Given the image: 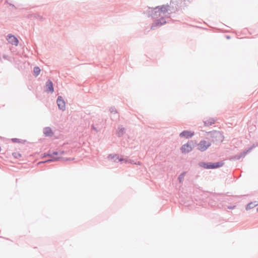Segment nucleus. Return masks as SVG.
Masks as SVG:
<instances>
[{"label": "nucleus", "mask_w": 258, "mask_h": 258, "mask_svg": "<svg viewBox=\"0 0 258 258\" xmlns=\"http://www.w3.org/2000/svg\"><path fill=\"white\" fill-rule=\"evenodd\" d=\"M186 173V172H183L178 176V179L180 182L183 180Z\"/></svg>", "instance_id": "393cba45"}, {"label": "nucleus", "mask_w": 258, "mask_h": 258, "mask_svg": "<svg viewBox=\"0 0 258 258\" xmlns=\"http://www.w3.org/2000/svg\"><path fill=\"white\" fill-rule=\"evenodd\" d=\"M95 124H93L91 125V128L95 131L96 133H98L99 132V130H97V127L95 126Z\"/></svg>", "instance_id": "c85d7f7f"}, {"label": "nucleus", "mask_w": 258, "mask_h": 258, "mask_svg": "<svg viewBox=\"0 0 258 258\" xmlns=\"http://www.w3.org/2000/svg\"><path fill=\"white\" fill-rule=\"evenodd\" d=\"M257 211H258V208H257Z\"/></svg>", "instance_id": "58836bf2"}, {"label": "nucleus", "mask_w": 258, "mask_h": 258, "mask_svg": "<svg viewBox=\"0 0 258 258\" xmlns=\"http://www.w3.org/2000/svg\"><path fill=\"white\" fill-rule=\"evenodd\" d=\"M7 40L9 43H11L12 45L15 46H17L18 45L19 40L18 38L11 34L8 35Z\"/></svg>", "instance_id": "1a4fd4ad"}, {"label": "nucleus", "mask_w": 258, "mask_h": 258, "mask_svg": "<svg viewBox=\"0 0 258 258\" xmlns=\"http://www.w3.org/2000/svg\"><path fill=\"white\" fill-rule=\"evenodd\" d=\"M3 58H4L5 59H8V55H6V54H4V55H3Z\"/></svg>", "instance_id": "c9c22d12"}, {"label": "nucleus", "mask_w": 258, "mask_h": 258, "mask_svg": "<svg viewBox=\"0 0 258 258\" xmlns=\"http://www.w3.org/2000/svg\"><path fill=\"white\" fill-rule=\"evenodd\" d=\"M168 10L170 11L169 15L172 13H175L176 11L179 10V6L177 3V2L174 0H171L170 5H167Z\"/></svg>", "instance_id": "423d86ee"}, {"label": "nucleus", "mask_w": 258, "mask_h": 258, "mask_svg": "<svg viewBox=\"0 0 258 258\" xmlns=\"http://www.w3.org/2000/svg\"><path fill=\"white\" fill-rule=\"evenodd\" d=\"M43 134L46 137H52L53 133L50 127H45L43 129Z\"/></svg>", "instance_id": "2eb2a0df"}, {"label": "nucleus", "mask_w": 258, "mask_h": 258, "mask_svg": "<svg viewBox=\"0 0 258 258\" xmlns=\"http://www.w3.org/2000/svg\"><path fill=\"white\" fill-rule=\"evenodd\" d=\"M161 17V13L160 12V10H159V6L156 7L155 8H154V11L153 12V15L152 17V19H157L159 18V17Z\"/></svg>", "instance_id": "4468645a"}, {"label": "nucleus", "mask_w": 258, "mask_h": 258, "mask_svg": "<svg viewBox=\"0 0 258 258\" xmlns=\"http://www.w3.org/2000/svg\"><path fill=\"white\" fill-rule=\"evenodd\" d=\"M51 155H52V156L54 155H57L59 154V152L58 151H53L52 153H51Z\"/></svg>", "instance_id": "2f4dec72"}, {"label": "nucleus", "mask_w": 258, "mask_h": 258, "mask_svg": "<svg viewBox=\"0 0 258 258\" xmlns=\"http://www.w3.org/2000/svg\"><path fill=\"white\" fill-rule=\"evenodd\" d=\"M108 157L115 162H117V159H119V156L117 154H110Z\"/></svg>", "instance_id": "aec40b11"}, {"label": "nucleus", "mask_w": 258, "mask_h": 258, "mask_svg": "<svg viewBox=\"0 0 258 258\" xmlns=\"http://www.w3.org/2000/svg\"><path fill=\"white\" fill-rule=\"evenodd\" d=\"M165 17L169 18L170 17V16L168 15V16H166Z\"/></svg>", "instance_id": "4c0bfd02"}, {"label": "nucleus", "mask_w": 258, "mask_h": 258, "mask_svg": "<svg viewBox=\"0 0 258 258\" xmlns=\"http://www.w3.org/2000/svg\"><path fill=\"white\" fill-rule=\"evenodd\" d=\"M41 70L38 67H35L33 69L34 75L36 77L38 76L40 73Z\"/></svg>", "instance_id": "5701e85b"}, {"label": "nucleus", "mask_w": 258, "mask_h": 258, "mask_svg": "<svg viewBox=\"0 0 258 258\" xmlns=\"http://www.w3.org/2000/svg\"><path fill=\"white\" fill-rule=\"evenodd\" d=\"M224 164L223 161L214 163L202 162L199 163V165L205 169H216L223 166Z\"/></svg>", "instance_id": "f03ea898"}, {"label": "nucleus", "mask_w": 258, "mask_h": 258, "mask_svg": "<svg viewBox=\"0 0 258 258\" xmlns=\"http://www.w3.org/2000/svg\"><path fill=\"white\" fill-rule=\"evenodd\" d=\"M125 133V129L124 127H119L117 132V135L118 137H120Z\"/></svg>", "instance_id": "4be33fe9"}, {"label": "nucleus", "mask_w": 258, "mask_h": 258, "mask_svg": "<svg viewBox=\"0 0 258 258\" xmlns=\"http://www.w3.org/2000/svg\"><path fill=\"white\" fill-rule=\"evenodd\" d=\"M56 103L58 105V109L61 111H64L66 109V103L63 99L62 97L61 96H58L57 100Z\"/></svg>", "instance_id": "6e6552de"}, {"label": "nucleus", "mask_w": 258, "mask_h": 258, "mask_svg": "<svg viewBox=\"0 0 258 258\" xmlns=\"http://www.w3.org/2000/svg\"><path fill=\"white\" fill-rule=\"evenodd\" d=\"M166 23L167 22L165 20V18L162 16L159 19H155V20L152 24L151 29L154 30L156 28L161 27Z\"/></svg>", "instance_id": "20e7f679"}, {"label": "nucleus", "mask_w": 258, "mask_h": 258, "mask_svg": "<svg viewBox=\"0 0 258 258\" xmlns=\"http://www.w3.org/2000/svg\"><path fill=\"white\" fill-rule=\"evenodd\" d=\"M109 111L111 113L116 114L117 113V110L114 106H111L109 109Z\"/></svg>", "instance_id": "bb28decb"}, {"label": "nucleus", "mask_w": 258, "mask_h": 258, "mask_svg": "<svg viewBox=\"0 0 258 258\" xmlns=\"http://www.w3.org/2000/svg\"><path fill=\"white\" fill-rule=\"evenodd\" d=\"M235 208V206H230L228 207V209H233Z\"/></svg>", "instance_id": "72a5a7b5"}, {"label": "nucleus", "mask_w": 258, "mask_h": 258, "mask_svg": "<svg viewBox=\"0 0 258 258\" xmlns=\"http://www.w3.org/2000/svg\"><path fill=\"white\" fill-rule=\"evenodd\" d=\"M125 161V162H126V161L123 158H120L119 157V159H117V162H121V161Z\"/></svg>", "instance_id": "7c9ffc66"}, {"label": "nucleus", "mask_w": 258, "mask_h": 258, "mask_svg": "<svg viewBox=\"0 0 258 258\" xmlns=\"http://www.w3.org/2000/svg\"><path fill=\"white\" fill-rule=\"evenodd\" d=\"M186 144H188V145L192 148V149H193V148H194L195 146H197V142L192 140H189Z\"/></svg>", "instance_id": "b1692460"}, {"label": "nucleus", "mask_w": 258, "mask_h": 258, "mask_svg": "<svg viewBox=\"0 0 258 258\" xmlns=\"http://www.w3.org/2000/svg\"><path fill=\"white\" fill-rule=\"evenodd\" d=\"M12 141L13 143H20V140L19 139H17V138H13V139H12Z\"/></svg>", "instance_id": "c756f323"}, {"label": "nucleus", "mask_w": 258, "mask_h": 258, "mask_svg": "<svg viewBox=\"0 0 258 258\" xmlns=\"http://www.w3.org/2000/svg\"><path fill=\"white\" fill-rule=\"evenodd\" d=\"M256 146H257V144H253L250 147L247 148L244 151H243L242 153H240L239 155H236L234 156L233 159L235 160H239L242 157L244 156L246 154L249 153L253 148H254Z\"/></svg>", "instance_id": "0eeeda50"}, {"label": "nucleus", "mask_w": 258, "mask_h": 258, "mask_svg": "<svg viewBox=\"0 0 258 258\" xmlns=\"http://www.w3.org/2000/svg\"><path fill=\"white\" fill-rule=\"evenodd\" d=\"M216 120V119H214V118H210L206 120H204V123L205 126H210L214 124Z\"/></svg>", "instance_id": "f3484780"}, {"label": "nucleus", "mask_w": 258, "mask_h": 258, "mask_svg": "<svg viewBox=\"0 0 258 258\" xmlns=\"http://www.w3.org/2000/svg\"><path fill=\"white\" fill-rule=\"evenodd\" d=\"M13 156L16 159H19L21 157V154L19 152H14L12 153Z\"/></svg>", "instance_id": "a878e982"}, {"label": "nucleus", "mask_w": 258, "mask_h": 258, "mask_svg": "<svg viewBox=\"0 0 258 258\" xmlns=\"http://www.w3.org/2000/svg\"><path fill=\"white\" fill-rule=\"evenodd\" d=\"M74 160V158H66L65 160L66 161H71Z\"/></svg>", "instance_id": "473e14b6"}, {"label": "nucleus", "mask_w": 258, "mask_h": 258, "mask_svg": "<svg viewBox=\"0 0 258 258\" xmlns=\"http://www.w3.org/2000/svg\"><path fill=\"white\" fill-rule=\"evenodd\" d=\"M159 10H160L161 13H163V14L169 11L167 5L166 6L163 5L160 8L159 7Z\"/></svg>", "instance_id": "6ab92c4d"}, {"label": "nucleus", "mask_w": 258, "mask_h": 258, "mask_svg": "<svg viewBox=\"0 0 258 258\" xmlns=\"http://www.w3.org/2000/svg\"><path fill=\"white\" fill-rule=\"evenodd\" d=\"M59 152V154L58 155H62L64 154V152L63 151H58Z\"/></svg>", "instance_id": "f704fd0d"}, {"label": "nucleus", "mask_w": 258, "mask_h": 258, "mask_svg": "<svg viewBox=\"0 0 258 258\" xmlns=\"http://www.w3.org/2000/svg\"><path fill=\"white\" fill-rule=\"evenodd\" d=\"M211 146V143L210 141H207L204 140L200 141L197 144V149L201 152L206 151Z\"/></svg>", "instance_id": "7ed1b4c3"}, {"label": "nucleus", "mask_w": 258, "mask_h": 258, "mask_svg": "<svg viewBox=\"0 0 258 258\" xmlns=\"http://www.w3.org/2000/svg\"><path fill=\"white\" fill-rule=\"evenodd\" d=\"M257 205V202H256V201H254L253 202H250L246 205L245 209L247 211H248V210H249L253 208Z\"/></svg>", "instance_id": "a211bd4d"}, {"label": "nucleus", "mask_w": 258, "mask_h": 258, "mask_svg": "<svg viewBox=\"0 0 258 258\" xmlns=\"http://www.w3.org/2000/svg\"><path fill=\"white\" fill-rule=\"evenodd\" d=\"M50 157V159L46 160L44 161H41L38 163V164H40L42 163H45L47 162H54L56 161L59 160L60 159H62L63 158L62 157H54L52 156V155L51 154L50 151H49L47 153H44L43 155V157Z\"/></svg>", "instance_id": "39448f33"}, {"label": "nucleus", "mask_w": 258, "mask_h": 258, "mask_svg": "<svg viewBox=\"0 0 258 258\" xmlns=\"http://www.w3.org/2000/svg\"><path fill=\"white\" fill-rule=\"evenodd\" d=\"M226 38H227V39H230V36H227Z\"/></svg>", "instance_id": "e433bc0d"}, {"label": "nucleus", "mask_w": 258, "mask_h": 258, "mask_svg": "<svg viewBox=\"0 0 258 258\" xmlns=\"http://www.w3.org/2000/svg\"><path fill=\"white\" fill-rule=\"evenodd\" d=\"M194 135L195 133L194 132L184 130L180 133L179 137L180 138L189 139L191 138L192 136H194Z\"/></svg>", "instance_id": "9b49d317"}, {"label": "nucleus", "mask_w": 258, "mask_h": 258, "mask_svg": "<svg viewBox=\"0 0 258 258\" xmlns=\"http://www.w3.org/2000/svg\"><path fill=\"white\" fill-rule=\"evenodd\" d=\"M180 150L182 153L187 154L191 152L192 150V149L188 145V144H184L181 147Z\"/></svg>", "instance_id": "ddd939ff"}, {"label": "nucleus", "mask_w": 258, "mask_h": 258, "mask_svg": "<svg viewBox=\"0 0 258 258\" xmlns=\"http://www.w3.org/2000/svg\"><path fill=\"white\" fill-rule=\"evenodd\" d=\"M30 18H35V19H38L39 20H40V21H43V20L44 19V18L42 16H40L39 15V14H33L31 15L30 16Z\"/></svg>", "instance_id": "412c9836"}, {"label": "nucleus", "mask_w": 258, "mask_h": 258, "mask_svg": "<svg viewBox=\"0 0 258 258\" xmlns=\"http://www.w3.org/2000/svg\"><path fill=\"white\" fill-rule=\"evenodd\" d=\"M103 121V119L102 118H99L98 120L95 121V125L98 126L100 125Z\"/></svg>", "instance_id": "cd10ccee"}, {"label": "nucleus", "mask_w": 258, "mask_h": 258, "mask_svg": "<svg viewBox=\"0 0 258 258\" xmlns=\"http://www.w3.org/2000/svg\"><path fill=\"white\" fill-rule=\"evenodd\" d=\"M206 134L207 135L210 136V138L206 137V139L210 140L211 143H221L224 139L222 132L219 131L207 132Z\"/></svg>", "instance_id": "f257e3e1"}, {"label": "nucleus", "mask_w": 258, "mask_h": 258, "mask_svg": "<svg viewBox=\"0 0 258 258\" xmlns=\"http://www.w3.org/2000/svg\"><path fill=\"white\" fill-rule=\"evenodd\" d=\"M46 92L48 93H53L54 92L53 84L51 81L48 80L46 83Z\"/></svg>", "instance_id": "f8f14e48"}, {"label": "nucleus", "mask_w": 258, "mask_h": 258, "mask_svg": "<svg viewBox=\"0 0 258 258\" xmlns=\"http://www.w3.org/2000/svg\"><path fill=\"white\" fill-rule=\"evenodd\" d=\"M154 11V8L149 7L148 8L147 10L145 12H144V14H145L146 16L148 17V18L151 17L152 18Z\"/></svg>", "instance_id": "dca6fc26"}, {"label": "nucleus", "mask_w": 258, "mask_h": 258, "mask_svg": "<svg viewBox=\"0 0 258 258\" xmlns=\"http://www.w3.org/2000/svg\"><path fill=\"white\" fill-rule=\"evenodd\" d=\"M219 194H217L216 193H212L210 194V197H209V203L211 206H213V203L214 202H218L220 201L219 199Z\"/></svg>", "instance_id": "9d476101"}]
</instances>
